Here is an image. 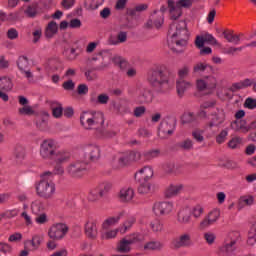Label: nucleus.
Segmentation results:
<instances>
[{"label": "nucleus", "mask_w": 256, "mask_h": 256, "mask_svg": "<svg viewBox=\"0 0 256 256\" xmlns=\"http://www.w3.org/2000/svg\"><path fill=\"white\" fill-rule=\"evenodd\" d=\"M103 123H105V118L101 111H86L80 115V124L83 129L88 131L95 130L99 137H104L105 139L115 137V132L102 129Z\"/></svg>", "instance_id": "nucleus-1"}, {"label": "nucleus", "mask_w": 256, "mask_h": 256, "mask_svg": "<svg viewBox=\"0 0 256 256\" xmlns=\"http://www.w3.org/2000/svg\"><path fill=\"white\" fill-rule=\"evenodd\" d=\"M168 33L170 35L168 47H170L172 51H176V53L181 52L179 48L185 47V45H187V39H189L185 21L173 22L170 25Z\"/></svg>", "instance_id": "nucleus-2"}, {"label": "nucleus", "mask_w": 256, "mask_h": 256, "mask_svg": "<svg viewBox=\"0 0 256 256\" xmlns=\"http://www.w3.org/2000/svg\"><path fill=\"white\" fill-rule=\"evenodd\" d=\"M148 82L155 87L160 93H165L171 89V81L169 80V72L164 65L158 66L148 73Z\"/></svg>", "instance_id": "nucleus-3"}, {"label": "nucleus", "mask_w": 256, "mask_h": 256, "mask_svg": "<svg viewBox=\"0 0 256 256\" xmlns=\"http://www.w3.org/2000/svg\"><path fill=\"white\" fill-rule=\"evenodd\" d=\"M55 182H53V172H44L42 179L36 186V192L42 199H53L55 195Z\"/></svg>", "instance_id": "nucleus-4"}, {"label": "nucleus", "mask_w": 256, "mask_h": 256, "mask_svg": "<svg viewBox=\"0 0 256 256\" xmlns=\"http://www.w3.org/2000/svg\"><path fill=\"white\" fill-rule=\"evenodd\" d=\"M241 234L237 231H232L228 233L227 237L224 240L223 245L220 247L219 252L222 256H233L237 251V243Z\"/></svg>", "instance_id": "nucleus-5"}, {"label": "nucleus", "mask_w": 256, "mask_h": 256, "mask_svg": "<svg viewBox=\"0 0 256 256\" xmlns=\"http://www.w3.org/2000/svg\"><path fill=\"white\" fill-rule=\"evenodd\" d=\"M231 129L236 133H250L251 141L256 142V120L251 121L250 123L247 120H234L230 124Z\"/></svg>", "instance_id": "nucleus-6"}, {"label": "nucleus", "mask_w": 256, "mask_h": 256, "mask_svg": "<svg viewBox=\"0 0 256 256\" xmlns=\"http://www.w3.org/2000/svg\"><path fill=\"white\" fill-rule=\"evenodd\" d=\"M109 191H111L110 182H101L89 191L88 201H90V203H96V201H99L101 197H105Z\"/></svg>", "instance_id": "nucleus-7"}, {"label": "nucleus", "mask_w": 256, "mask_h": 256, "mask_svg": "<svg viewBox=\"0 0 256 256\" xmlns=\"http://www.w3.org/2000/svg\"><path fill=\"white\" fill-rule=\"evenodd\" d=\"M175 127H177V120L173 117L164 118L158 128V136L160 139H167L170 135L175 132Z\"/></svg>", "instance_id": "nucleus-8"}, {"label": "nucleus", "mask_w": 256, "mask_h": 256, "mask_svg": "<svg viewBox=\"0 0 256 256\" xmlns=\"http://www.w3.org/2000/svg\"><path fill=\"white\" fill-rule=\"evenodd\" d=\"M194 0H179L176 4L173 0H168V9L170 11V19L172 21H177L179 17H181L182 10L181 8L187 9V7H191L193 5Z\"/></svg>", "instance_id": "nucleus-9"}, {"label": "nucleus", "mask_w": 256, "mask_h": 256, "mask_svg": "<svg viewBox=\"0 0 256 256\" xmlns=\"http://www.w3.org/2000/svg\"><path fill=\"white\" fill-rule=\"evenodd\" d=\"M66 173L74 179H81L87 173V162L80 160L71 162L66 168Z\"/></svg>", "instance_id": "nucleus-10"}, {"label": "nucleus", "mask_w": 256, "mask_h": 256, "mask_svg": "<svg viewBox=\"0 0 256 256\" xmlns=\"http://www.w3.org/2000/svg\"><path fill=\"white\" fill-rule=\"evenodd\" d=\"M57 151V142L48 139L40 144V157L45 161H51Z\"/></svg>", "instance_id": "nucleus-11"}, {"label": "nucleus", "mask_w": 256, "mask_h": 256, "mask_svg": "<svg viewBox=\"0 0 256 256\" xmlns=\"http://www.w3.org/2000/svg\"><path fill=\"white\" fill-rule=\"evenodd\" d=\"M175 209V204L171 201H162L154 203L152 211L156 217H166L171 215Z\"/></svg>", "instance_id": "nucleus-12"}, {"label": "nucleus", "mask_w": 256, "mask_h": 256, "mask_svg": "<svg viewBox=\"0 0 256 256\" xmlns=\"http://www.w3.org/2000/svg\"><path fill=\"white\" fill-rule=\"evenodd\" d=\"M67 233H69V227L63 223L52 225L48 231L50 239H54L55 241L63 239Z\"/></svg>", "instance_id": "nucleus-13"}, {"label": "nucleus", "mask_w": 256, "mask_h": 256, "mask_svg": "<svg viewBox=\"0 0 256 256\" xmlns=\"http://www.w3.org/2000/svg\"><path fill=\"white\" fill-rule=\"evenodd\" d=\"M223 123H225V110L217 108L216 111L212 113L210 122L206 124L204 129H213V127H219V125H223Z\"/></svg>", "instance_id": "nucleus-14"}, {"label": "nucleus", "mask_w": 256, "mask_h": 256, "mask_svg": "<svg viewBox=\"0 0 256 256\" xmlns=\"http://www.w3.org/2000/svg\"><path fill=\"white\" fill-rule=\"evenodd\" d=\"M84 155L90 161L101 159V148L97 144H86L83 147Z\"/></svg>", "instance_id": "nucleus-15"}, {"label": "nucleus", "mask_w": 256, "mask_h": 256, "mask_svg": "<svg viewBox=\"0 0 256 256\" xmlns=\"http://www.w3.org/2000/svg\"><path fill=\"white\" fill-rule=\"evenodd\" d=\"M163 23H165V16H163V13L154 11L146 22L145 27L146 29H152L153 27L159 29L163 26Z\"/></svg>", "instance_id": "nucleus-16"}, {"label": "nucleus", "mask_w": 256, "mask_h": 256, "mask_svg": "<svg viewBox=\"0 0 256 256\" xmlns=\"http://www.w3.org/2000/svg\"><path fill=\"white\" fill-rule=\"evenodd\" d=\"M221 212L217 209H214L208 213L207 216L200 222V229H208L211 225H215L217 219H219Z\"/></svg>", "instance_id": "nucleus-17"}, {"label": "nucleus", "mask_w": 256, "mask_h": 256, "mask_svg": "<svg viewBox=\"0 0 256 256\" xmlns=\"http://www.w3.org/2000/svg\"><path fill=\"white\" fill-rule=\"evenodd\" d=\"M85 235L89 239H97L99 235V230L97 227V220L90 219L84 224Z\"/></svg>", "instance_id": "nucleus-18"}, {"label": "nucleus", "mask_w": 256, "mask_h": 256, "mask_svg": "<svg viewBox=\"0 0 256 256\" xmlns=\"http://www.w3.org/2000/svg\"><path fill=\"white\" fill-rule=\"evenodd\" d=\"M193 87L191 80H176V93L180 99L185 97V93Z\"/></svg>", "instance_id": "nucleus-19"}, {"label": "nucleus", "mask_w": 256, "mask_h": 256, "mask_svg": "<svg viewBox=\"0 0 256 256\" xmlns=\"http://www.w3.org/2000/svg\"><path fill=\"white\" fill-rule=\"evenodd\" d=\"M174 249H181L183 247H191V235L184 233L172 241Z\"/></svg>", "instance_id": "nucleus-20"}, {"label": "nucleus", "mask_w": 256, "mask_h": 256, "mask_svg": "<svg viewBox=\"0 0 256 256\" xmlns=\"http://www.w3.org/2000/svg\"><path fill=\"white\" fill-rule=\"evenodd\" d=\"M71 159V153L65 150H56L51 161H54L56 165L67 163Z\"/></svg>", "instance_id": "nucleus-21"}, {"label": "nucleus", "mask_w": 256, "mask_h": 256, "mask_svg": "<svg viewBox=\"0 0 256 256\" xmlns=\"http://www.w3.org/2000/svg\"><path fill=\"white\" fill-rule=\"evenodd\" d=\"M125 217V211H120L117 213L116 216H112L110 218H107L103 223H102V229L104 231H107L110 227H113V225H117L121 219Z\"/></svg>", "instance_id": "nucleus-22"}, {"label": "nucleus", "mask_w": 256, "mask_h": 256, "mask_svg": "<svg viewBox=\"0 0 256 256\" xmlns=\"http://www.w3.org/2000/svg\"><path fill=\"white\" fill-rule=\"evenodd\" d=\"M181 191H183V184H170L166 187L164 195L166 199H173V197H177Z\"/></svg>", "instance_id": "nucleus-23"}, {"label": "nucleus", "mask_w": 256, "mask_h": 256, "mask_svg": "<svg viewBox=\"0 0 256 256\" xmlns=\"http://www.w3.org/2000/svg\"><path fill=\"white\" fill-rule=\"evenodd\" d=\"M133 197H135V191L130 187L122 188L118 194V199L121 203H129L133 200Z\"/></svg>", "instance_id": "nucleus-24"}, {"label": "nucleus", "mask_w": 256, "mask_h": 256, "mask_svg": "<svg viewBox=\"0 0 256 256\" xmlns=\"http://www.w3.org/2000/svg\"><path fill=\"white\" fill-rule=\"evenodd\" d=\"M151 101H153V93L151 90L142 88L136 98V102L139 103V105H143V103H151Z\"/></svg>", "instance_id": "nucleus-25"}, {"label": "nucleus", "mask_w": 256, "mask_h": 256, "mask_svg": "<svg viewBox=\"0 0 256 256\" xmlns=\"http://www.w3.org/2000/svg\"><path fill=\"white\" fill-rule=\"evenodd\" d=\"M102 55H111V61L114 63V65H117L121 69H125L127 67V61L123 59V57L117 55V54H112L111 50H103Z\"/></svg>", "instance_id": "nucleus-26"}, {"label": "nucleus", "mask_w": 256, "mask_h": 256, "mask_svg": "<svg viewBox=\"0 0 256 256\" xmlns=\"http://www.w3.org/2000/svg\"><path fill=\"white\" fill-rule=\"evenodd\" d=\"M177 221L181 225H187L191 223V210H189V208L181 209L177 214Z\"/></svg>", "instance_id": "nucleus-27"}, {"label": "nucleus", "mask_w": 256, "mask_h": 256, "mask_svg": "<svg viewBox=\"0 0 256 256\" xmlns=\"http://www.w3.org/2000/svg\"><path fill=\"white\" fill-rule=\"evenodd\" d=\"M255 205V197L253 195L241 196L238 200V211H241L244 207H251Z\"/></svg>", "instance_id": "nucleus-28"}, {"label": "nucleus", "mask_w": 256, "mask_h": 256, "mask_svg": "<svg viewBox=\"0 0 256 256\" xmlns=\"http://www.w3.org/2000/svg\"><path fill=\"white\" fill-rule=\"evenodd\" d=\"M49 105L53 117L55 119H61V117H63V105L57 101H51Z\"/></svg>", "instance_id": "nucleus-29"}, {"label": "nucleus", "mask_w": 256, "mask_h": 256, "mask_svg": "<svg viewBox=\"0 0 256 256\" xmlns=\"http://www.w3.org/2000/svg\"><path fill=\"white\" fill-rule=\"evenodd\" d=\"M223 36L228 43H233L234 45H239V41L243 39V33L234 34L231 31H224Z\"/></svg>", "instance_id": "nucleus-30"}, {"label": "nucleus", "mask_w": 256, "mask_h": 256, "mask_svg": "<svg viewBox=\"0 0 256 256\" xmlns=\"http://www.w3.org/2000/svg\"><path fill=\"white\" fill-rule=\"evenodd\" d=\"M138 176H140L139 179H144V181H149V179L153 177V168H151V166L143 167L138 172H136L135 178L137 179Z\"/></svg>", "instance_id": "nucleus-31"}, {"label": "nucleus", "mask_w": 256, "mask_h": 256, "mask_svg": "<svg viewBox=\"0 0 256 256\" xmlns=\"http://www.w3.org/2000/svg\"><path fill=\"white\" fill-rule=\"evenodd\" d=\"M143 249L145 251H161L163 249V243L159 240H150L144 244Z\"/></svg>", "instance_id": "nucleus-32"}, {"label": "nucleus", "mask_w": 256, "mask_h": 256, "mask_svg": "<svg viewBox=\"0 0 256 256\" xmlns=\"http://www.w3.org/2000/svg\"><path fill=\"white\" fill-rule=\"evenodd\" d=\"M136 221H137V218H135V216H129L124 221L122 226L119 227V232L122 234L127 233V231H129L131 229V227H133V225H135Z\"/></svg>", "instance_id": "nucleus-33"}, {"label": "nucleus", "mask_w": 256, "mask_h": 256, "mask_svg": "<svg viewBox=\"0 0 256 256\" xmlns=\"http://www.w3.org/2000/svg\"><path fill=\"white\" fill-rule=\"evenodd\" d=\"M43 211H45V205L43 202H41V200H34L31 203V212L33 215H41Z\"/></svg>", "instance_id": "nucleus-34"}, {"label": "nucleus", "mask_w": 256, "mask_h": 256, "mask_svg": "<svg viewBox=\"0 0 256 256\" xmlns=\"http://www.w3.org/2000/svg\"><path fill=\"white\" fill-rule=\"evenodd\" d=\"M59 29V26L57 25V22L55 21H51L46 29H45V36L48 38V39H51V37H53L54 35L57 34V31Z\"/></svg>", "instance_id": "nucleus-35"}, {"label": "nucleus", "mask_w": 256, "mask_h": 256, "mask_svg": "<svg viewBox=\"0 0 256 256\" xmlns=\"http://www.w3.org/2000/svg\"><path fill=\"white\" fill-rule=\"evenodd\" d=\"M253 85V80L247 78L240 82L234 83L232 85V91H239L241 89H247V87H251Z\"/></svg>", "instance_id": "nucleus-36"}, {"label": "nucleus", "mask_w": 256, "mask_h": 256, "mask_svg": "<svg viewBox=\"0 0 256 256\" xmlns=\"http://www.w3.org/2000/svg\"><path fill=\"white\" fill-rule=\"evenodd\" d=\"M41 245V237L34 236L32 240H28L25 243V249H29V251H35Z\"/></svg>", "instance_id": "nucleus-37"}, {"label": "nucleus", "mask_w": 256, "mask_h": 256, "mask_svg": "<svg viewBox=\"0 0 256 256\" xmlns=\"http://www.w3.org/2000/svg\"><path fill=\"white\" fill-rule=\"evenodd\" d=\"M124 238H126L131 245H135V243H141L145 240V236L139 232L132 233Z\"/></svg>", "instance_id": "nucleus-38"}, {"label": "nucleus", "mask_w": 256, "mask_h": 256, "mask_svg": "<svg viewBox=\"0 0 256 256\" xmlns=\"http://www.w3.org/2000/svg\"><path fill=\"white\" fill-rule=\"evenodd\" d=\"M118 253H129L131 252V244L127 241L126 238L120 240L117 246Z\"/></svg>", "instance_id": "nucleus-39"}, {"label": "nucleus", "mask_w": 256, "mask_h": 256, "mask_svg": "<svg viewBox=\"0 0 256 256\" xmlns=\"http://www.w3.org/2000/svg\"><path fill=\"white\" fill-rule=\"evenodd\" d=\"M143 157L146 161H152V159H157L161 155V150L151 149L143 152Z\"/></svg>", "instance_id": "nucleus-40"}, {"label": "nucleus", "mask_w": 256, "mask_h": 256, "mask_svg": "<svg viewBox=\"0 0 256 256\" xmlns=\"http://www.w3.org/2000/svg\"><path fill=\"white\" fill-rule=\"evenodd\" d=\"M153 191H155V186L149 182L142 183L138 188V193H141L142 195L153 193Z\"/></svg>", "instance_id": "nucleus-41"}, {"label": "nucleus", "mask_w": 256, "mask_h": 256, "mask_svg": "<svg viewBox=\"0 0 256 256\" xmlns=\"http://www.w3.org/2000/svg\"><path fill=\"white\" fill-rule=\"evenodd\" d=\"M180 119H181L182 125H187L189 123H195L197 117L193 112H185Z\"/></svg>", "instance_id": "nucleus-42"}, {"label": "nucleus", "mask_w": 256, "mask_h": 256, "mask_svg": "<svg viewBox=\"0 0 256 256\" xmlns=\"http://www.w3.org/2000/svg\"><path fill=\"white\" fill-rule=\"evenodd\" d=\"M204 71H213V66L203 62H199L194 66V73H204Z\"/></svg>", "instance_id": "nucleus-43"}, {"label": "nucleus", "mask_w": 256, "mask_h": 256, "mask_svg": "<svg viewBox=\"0 0 256 256\" xmlns=\"http://www.w3.org/2000/svg\"><path fill=\"white\" fill-rule=\"evenodd\" d=\"M13 155L15 159L21 160L25 158V146L22 144H16L14 147Z\"/></svg>", "instance_id": "nucleus-44"}, {"label": "nucleus", "mask_w": 256, "mask_h": 256, "mask_svg": "<svg viewBox=\"0 0 256 256\" xmlns=\"http://www.w3.org/2000/svg\"><path fill=\"white\" fill-rule=\"evenodd\" d=\"M48 67L52 73H61V71H63V65L57 60H49Z\"/></svg>", "instance_id": "nucleus-45"}, {"label": "nucleus", "mask_w": 256, "mask_h": 256, "mask_svg": "<svg viewBox=\"0 0 256 256\" xmlns=\"http://www.w3.org/2000/svg\"><path fill=\"white\" fill-rule=\"evenodd\" d=\"M207 91H213L217 87V79L214 76H208L204 78Z\"/></svg>", "instance_id": "nucleus-46"}, {"label": "nucleus", "mask_w": 256, "mask_h": 256, "mask_svg": "<svg viewBox=\"0 0 256 256\" xmlns=\"http://www.w3.org/2000/svg\"><path fill=\"white\" fill-rule=\"evenodd\" d=\"M18 69L20 71H25L29 69V59L26 56H20L17 61Z\"/></svg>", "instance_id": "nucleus-47"}, {"label": "nucleus", "mask_w": 256, "mask_h": 256, "mask_svg": "<svg viewBox=\"0 0 256 256\" xmlns=\"http://www.w3.org/2000/svg\"><path fill=\"white\" fill-rule=\"evenodd\" d=\"M190 71L191 68L189 66H183L178 70V78L176 80H188L187 77H189Z\"/></svg>", "instance_id": "nucleus-48"}, {"label": "nucleus", "mask_w": 256, "mask_h": 256, "mask_svg": "<svg viewBox=\"0 0 256 256\" xmlns=\"http://www.w3.org/2000/svg\"><path fill=\"white\" fill-rule=\"evenodd\" d=\"M150 229L154 233H161L163 231V222L161 220H154L150 223Z\"/></svg>", "instance_id": "nucleus-49"}, {"label": "nucleus", "mask_w": 256, "mask_h": 256, "mask_svg": "<svg viewBox=\"0 0 256 256\" xmlns=\"http://www.w3.org/2000/svg\"><path fill=\"white\" fill-rule=\"evenodd\" d=\"M79 53H81L79 48H71L69 52L66 51L68 61H75L79 57Z\"/></svg>", "instance_id": "nucleus-50"}, {"label": "nucleus", "mask_w": 256, "mask_h": 256, "mask_svg": "<svg viewBox=\"0 0 256 256\" xmlns=\"http://www.w3.org/2000/svg\"><path fill=\"white\" fill-rule=\"evenodd\" d=\"M256 243V224L251 228L249 234H248V240L247 245H255Z\"/></svg>", "instance_id": "nucleus-51"}, {"label": "nucleus", "mask_w": 256, "mask_h": 256, "mask_svg": "<svg viewBox=\"0 0 256 256\" xmlns=\"http://www.w3.org/2000/svg\"><path fill=\"white\" fill-rule=\"evenodd\" d=\"M130 160H129V156L128 154H122L120 157H118L117 160V167L121 168V167H125L126 165H129Z\"/></svg>", "instance_id": "nucleus-52"}, {"label": "nucleus", "mask_w": 256, "mask_h": 256, "mask_svg": "<svg viewBox=\"0 0 256 256\" xmlns=\"http://www.w3.org/2000/svg\"><path fill=\"white\" fill-rule=\"evenodd\" d=\"M97 69H95V67L93 68H88L85 71V77L87 79V81H95V79H97Z\"/></svg>", "instance_id": "nucleus-53"}, {"label": "nucleus", "mask_w": 256, "mask_h": 256, "mask_svg": "<svg viewBox=\"0 0 256 256\" xmlns=\"http://www.w3.org/2000/svg\"><path fill=\"white\" fill-rule=\"evenodd\" d=\"M203 133H205V130H194L192 132V137L197 141V143H203L205 141V137H203Z\"/></svg>", "instance_id": "nucleus-54"}, {"label": "nucleus", "mask_w": 256, "mask_h": 256, "mask_svg": "<svg viewBox=\"0 0 256 256\" xmlns=\"http://www.w3.org/2000/svg\"><path fill=\"white\" fill-rule=\"evenodd\" d=\"M11 79L7 76H0V89H11Z\"/></svg>", "instance_id": "nucleus-55"}, {"label": "nucleus", "mask_w": 256, "mask_h": 256, "mask_svg": "<svg viewBox=\"0 0 256 256\" xmlns=\"http://www.w3.org/2000/svg\"><path fill=\"white\" fill-rule=\"evenodd\" d=\"M119 233V228L115 230H109L101 233V239H115Z\"/></svg>", "instance_id": "nucleus-56"}, {"label": "nucleus", "mask_w": 256, "mask_h": 256, "mask_svg": "<svg viewBox=\"0 0 256 256\" xmlns=\"http://www.w3.org/2000/svg\"><path fill=\"white\" fill-rule=\"evenodd\" d=\"M242 139L239 137H234L228 142V147L230 149H239L241 147Z\"/></svg>", "instance_id": "nucleus-57"}, {"label": "nucleus", "mask_w": 256, "mask_h": 256, "mask_svg": "<svg viewBox=\"0 0 256 256\" xmlns=\"http://www.w3.org/2000/svg\"><path fill=\"white\" fill-rule=\"evenodd\" d=\"M179 147H180V149H183L184 151H191V149H193V140H191V139L183 140L179 144Z\"/></svg>", "instance_id": "nucleus-58"}, {"label": "nucleus", "mask_w": 256, "mask_h": 256, "mask_svg": "<svg viewBox=\"0 0 256 256\" xmlns=\"http://www.w3.org/2000/svg\"><path fill=\"white\" fill-rule=\"evenodd\" d=\"M227 135H229V131L227 129L222 130L216 136V143H218L219 145L225 143V140L227 139Z\"/></svg>", "instance_id": "nucleus-59"}, {"label": "nucleus", "mask_w": 256, "mask_h": 256, "mask_svg": "<svg viewBox=\"0 0 256 256\" xmlns=\"http://www.w3.org/2000/svg\"><path fill=\"white\" fill-rule=\"evenodd\" d=\"M204 209L197 205L195 207L192 208V210L190 211V215L194 216L195 219H199V217H201L203 215Z\"/></svg>", "instance_id": "nucleus-60"}, {"label": "nucleus", "mask_w": 256, "mask_h": 256, "mask_svg": "<svg viewBox=\"0 0 256 256\" xmlns=\"http://www.w3.org/2000/svg\"><path fill=\"white\" fill-rule=\"evenodd\" d=\"M244 107L245 109H250L251 111H253V109H256V99L251 97L246 98L244 102Z\"/></svg>", "instance_id": "nucleus-61"}, {"label": "nucleus", "mask_w": 256, "mask_h": 256, "mask_svg": "<svg viewBox=\"0 0 256 256\" xmlns=\"http://www.w3.org/2000/svg\"><path fill=\"white\" fill-rule=\"evenodd\" d=\"M19 115H34L35 110L31 108V106H24L22 108H19L18 110Z\"/></svg>", "instance_id": "nucleus-62"}, {"label": "nucleus", "mask_w": 256, "mask_h": 256, "mask_svg": "<svg viewBox=\"0 0 256 256\" xmlns=\"http://www.w3.org/2000/svg\"><path fill=\"white\" fill-rule=\"evenodd\" d=\"M163 170L165 171V173H168L169 175H173V173H176L175 164L166 163L163 166Z\"/></svg>", "instance_id": "nucleus-63"}, {"label": "nucleus", "mask_w": 256, "mask_h": 256, "mask_svg": "<svg viewBox=\"0 0 256 256\" xmlns=\"http://www.w3.org/2000/svg\"><path fill=\"white\" fill-rule=\"evenodd\" d=\"M128 155V159L129 161H139V159H141V152H135V151H132V152H129L127 153Z\"/></svg>", "instance_id": "nucleus-64"}]
</instances>
